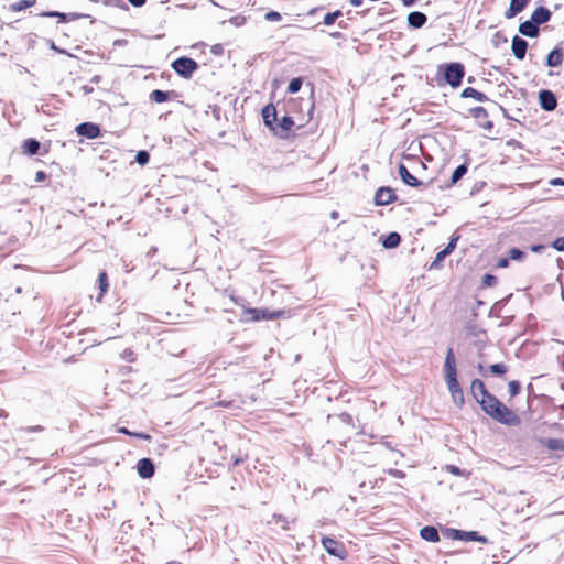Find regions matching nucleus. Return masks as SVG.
I'll use <instances>...</instances> for the list:
<instances>
[{
	"label": "nucleus",
	"mask_w": 564,
	"mask_h": 564,
	"mask_svg": "<svg viewBox=\"0 0 564 564\" xmlns=\"http://www.w3.org/2000/svg\"><path fill=\"white\" fill-rule=\"evenodd\" d=\"M477 403L487 415L499 423L508 426L520 424V417L490 392L486 397L480 398Z\"/></svg>",
	"instance_id": "f257e3e1"
},
{
	"label": "nucleus",
	"mask_w": 564,
	"mask_h": 564,
	"mask_svg": "<svg viewBox=\"0 0 564 564\" xmlns=\"http://www.w3.org/2000/svg\"><path fill=\"white\" fill-rule=\"evenodd\" d=\"M438 72H443L445 82L453 88L460 86L465 75V68L460 63H449L440 65Z\"/></svg>",
	"instance_id": "f03ea898"
},
{
	"label": "nucleus",
	"mask_w": 564,
	"mask_h": 564,
	"mask_svg": "<svg viewBox=\"0 0 564 564\" xmlns=\"http://www.w3.org/2000/svg\"><path fill=\"white\" fill-rule=\"evenodd\" d=\"M283 314L281 311H269L268 308H246L242 312V321L258 322L275 319Z\"/></svg>",
	"instance_id": "7ed1b4c3"
},
{
	"label": "nucleus",
	"mask_w": 564,
	"mask_h": 564,
	"mask_svg": "<svg viewBox=\"0 0 564 564\" xmlns=\"http://www.w3.org/2000/svg\"><path fill=\"white\" fill-rule=\"evenodd\" d=\"M197 67V63L189 57H180L172 64L174 72L184 78H189Z\"/></svg>",
	"instance_id": "20e7f679"
},
{
	"label": "nucleus",
	"mask_w": 564,
	"mask_h": 564,
	"mask_svg": "<svg viewBox=\"0 0 564 564\" xmlns=\"http://www.w3.org/2000/svg\"><path fill=\"white\" fill-rule=\"evenodd\" d=\"M444 379L446 384L458 382L457 380V369H456V360L454 356L453 348H448L444 361Z\"/></svg>",
	"instance_id": "39448f33"
},
{
	"label": "nucleus",
	"mask_w": 564,
	"mask_h": 564,
	"mask_svg": "<svg viewBox=\"0 0 564 564\" xmlns=\"http://www.w3.org/2000/svg\"><path fill=\"white\" fill-rule=\"evenodd\" d=\"M397 199V195L390 187H380L375 195V203L378 206L389 205Z\"/></svg>",
	"instance_id": "423d86ee"
},
{
	"label": "nucleus",
	"mask_w": 564,
	"mask_h": 564,
	"mask_svg": "<svg viewBox=\"0 0 564 564\" xmlns=\"http://www.w3.org/2000/svg\"><path fill=\"white\" fill-rule=\"evenodd\" d=\"M539 100L541 108L545 111H553L557 106L556 97L551 90H541L539 93Z\"/></svg>",
	"instance_id": "0eeeda50"
},
{
	"label": "nucleus",
	"mask_w": 564,
	"mask_h": 564,
	"mask_svg": "<svg viewBox=\"0 0 564 564\" xmlns=\"http://www.w3.org/2000/svg\"><path fill=\"white\" fill-rule=\"evenodd\" d=\"M76 132L78 135L86 137L88 139L98 138L100 134V128L98 124L93 122H84L76 127Z\"/></svg>",
	"instance_id": "6e6552de"
},
{
	"label": "nucleus",
	"mask_w": 564,
	"mask_h": 564,
	"mask_svg": "<svg viewBox=\"0 0 564 564\" xmlns=\"http://www.w3.org/2000/svg\"><path fill=\"white\" fill-rule=\"evenodd\" d=\"M322 544L328 554L344 558L345 550L336 540L325 536L322 539Z\"/></svg>",
	"instance_id": "1a4fd4ad"
},
{
	"label": "nucleus",
	"mask_w": 564,
	"mask_h": 564,
	"mask_svg": "<svg viewBox=\"0 0 564 564\" xmlns=\"http://www.w3.org/2000/svg\"><path fill=\"white\" fill-rule=\"evenodd\" d=\"M452 536L457 540L471 542V541H478L481 543H486L487 539L485 536L479 535L476 531H460V530H453Z\"/></svg>",
	"instance_id": "9d476101"
},
{
	"label": "nucleus",
	"mask_w": 564,
	"mask_h": 564,
	"mask_svg": "<svg viewBox=\"0 0 564 564\" xmlns=\"http://www.w3.org/2000/svg\"><path fill=\"white\" fill-rule=\"evenodd\" d=\"M527 48L528 42L524 39L514 35L511 43V50L516 58L523 59L527 53Z\"/></svg>",
	"instance_id": "9b49d317"
},
{
	"label": "nucleus",
	"mask_w": 564,
	"mask_h": 564,
	"mask_svg": "<svg viewBox=\"0 0 564 564\" xmlns=\"http://www.w3.org/2000/svg\"><path fill=\"white\" fill-rule=\"evenodd\" d=\"M447 388L452 395L453 402L458 408H462L464 405L465 399L459 382L448 383Z\"/></svg>",
	"instance_id": "f8f14e48"
},
{
	"label": "nucleus",
	"mask_w": 564,
	"mask_h": 564,
	"mask_svg": "<svg viewBox=\"0 0 564 564\" xmlns=\"http://www.w3.org/2000/svg\"><path fill=\"white\" fill-rule=\"evenodd\" d=\"M138 474L142 478H150L154 474V465L149 458H142L137 465Z\"/></svg>",
	"instance_id": "ddd939ff"
},
{
	"label": "nucleus",
	"mask_w": 564,
	"mask_h": 564,
	"mask_svg": "<svg viewBox=\"0 0 564 564\" xmlns=\"http://www.w3.org/2000/svg\"><path fill=\"white\" fill-rule=\"evenodd\" d=\"M262 118L265 126L270 127L272 130H276L274 123L276 121V110L274 106L268 105L262 109Z\"/></svg>",
	"instance_id": "4468645a"
},
{
	"label": "nucleus",
	"mask_w": 564,
	"mask_h": 564,
	"mask_svg": "<svg viewBox=\"0 0 564 564\" xmlns=\"http://www.w3.org/2000/svg\"><path fill=\"white\" fill-rule=\"evenodd\" d=\"M399 175L401 180L411 187H419L422 184V182L409 172L404 164L399 165Z\"/></svg>",
	"instance_id": "2eb2a0df"
},
{
	"label": "nucleus",
	"mask_w": 564,
	"mask_h": 564,
	"mask_svg": "<svg viewBox=\"0 0 564 564\" xmlns=\"http://www.w3.org/2000/svg\"><path fill=\"white\" fill-rule=\"evenodd\" d=\"M551 18V12L545 7L536 8L532 15L531 20L539 26L540 24L546 23Z\"/></svg>",
	"instance_id": "dca6fc26"
},
{
	"label": "nucleus",
	"mask_w": 564,
	"mask_h": 564,
	"mask_svg": "<svg viewBox=\"0 0 564 564\" xmlns=\"http://www.w3.org/2000/svg\"><path fill=\"white\" fill-rule=\"evenodd\" d=\"M427 21L426 15L420 11L410 12L408 15V24L413 29L422 28Z\"/></svg>",
	"instance_id": "f3484780"
},
{
	"label": "nucleus",
	"mask_w": 564,
	"mask_h": 564,
	"mask_svg": "<svg viewBox=\"0 0 564 564\" xmlns=\"http://www.w3.org/2000/svg\"><path fill=\"white\" fill-rule=\"evenodd\" d=\"M470 392L477 402L480 398H484L489 393L485 387V383L480 379H474L471 381Z\"/></svg>",
	"instance_id": "a211bd4d"
},
{
	"label": "nucleus",
	"mask_w": 564,
	"mask_h": 564,
	"mask_svg": "<svg viewBox=\"0 0 564 564\" xmlns=\"http://www.w3.org/2000/svg\"><path fill=\"white\" fill-rule=\"evenodd\" d=\"M519 32L524 36L535 37L539 35V26L532 20H528L519 25Z\"/></svg>",
	"instance_id": "6ab92c4d"
},
{
	"label": "nucleus",
	"mask_w": 564,
	"mask_h": 564,
	"mask_svg": "<svg viewBox=\"0 0 564 564\" xmlns=\"http://www.w3.org/2000/svg\"><path fill=\"white\" fill-rule=\"evenodd\" d=\"M528 0H511L509 9L505 12L506 19H512L527 6Z\"/></svg>",
	"instance_id": "aec40b11"
},
{
	"label": "nucleus",
	"mask_w": 564,
	"mask_h": 564,
	"mask_svg": "<svg viewBox=\"0 0 564 564\" xmlns=\"http://www.w3.org/2000/svg\"><path fill=\"white\" fill-rule=\"evenodd\" d=\"M420 535L422 539L429 542H438L440 541V534L437 530L434 527L426 525L421 529Z\"/></svg>",
	"instance_id": "412c9836"
},
{
	"label": "nucleus",
	"mask_w": 564,
	"mask_h": 564,
	"mask_svg": "<svg viewBox=\"0 0 564 564\" xmlns=\"http://www.w3.org/2000/svg\"><path fill=\"white\" fill-rule=\"evenodd\" d=\"M462 97L463 98H474L475 100H477L479 102H485L488 100V97L484 93L478 91L477 89H475L473 87L465 88L462 91Z\"/></svg>",
	"instance_id": "4be33fe9"
},
{
	"label": "nucleus",
	"mask_w": 564,
	"mask_h": 564,
	"mask_svg": "<svg viewBox=\"0 0 564 564\" xmlns=\"http://www.w3.org/2000/svg\"><path fill=\"white\" fill-rule=\"evenodd\" d=\"M563 54L560 48H554L546 57V65L549 67H557L562 64Z\"/></svg>",
	"instance_id": "5701e85b"
},
{
	"label": "nucleus",
	"mask_w": 564,
	"mask_h": 564,
	"mask_svg": "<svg viewBox=\"0 0 564 564\" xmlns=\"http://www.w3.org/2000/svg\"><path fill=\"white\" fill-rule=\"evenodd\" d=\"M294 126V121L291 117L284 116L280 121H275L276 130H273L275 133H279V129L281 132L286 133Z\"/></svg>",
	"instance_id": "b1692460"
},
{
	"label": "nucleus",
	"mask_w": 564,
	"mask_h": 564,
	"mask_svg": "<svg viewBox=\"0 0 564 564\" xmlns=\"http://www.w3.org/2000/svg\"><path fill=\"white\" fill-rule=\"evenodd\" d=\"M40 142L35 139H28L24 141V144H23V149H24V152L30 154V155H34L39 152L40 150Z\"/></svg>",
	"instance_id": "393cba45"
},
{
	"label": "nucleus",
	"mask_w": 564,
	"mask_h": 564,
	"mask_svg": "<svg viewBox=\"0 0 564 564\" xmlns=\"http://www.w3.org/2000/svg\"><path fill=\"white\" fill-rule=\"evenodd\" d=\"M401 237L398 232H390L383 240L384 248H395L400 245Z\"/></svg>",
	"instance_id": "a878e982"
},
{
	"label": "nucleus",
	"mask_w": 564,
	"mask_h": 564,
	"mask_svg": "<svg viewBox=\"0 0 564 564\" xmlns=\"http://www.w3.org/2000/svg\"><path fill=\"white\" fill-rule=\"evenodd\" d=\"M35 0H20L18 2H14L10 6V10L18 12L21 10H24L26 8L33 7L35 4Z\"/></svg>",
	"instance_id": "bb28decb"
},
{
	"label": "nucleus",
	"mask_w": 564,
	"mask_h": 564,
	"mask_svg": "<svg viewBox=\"0 0 564 564\" xmlns=\"http://www.w3.org/2000/svg\"><path fill=\"white\" fill-rule=\"evenodd\" d=\"M169 98V94L166 91L155 89L150 94V99L156 104H162L166 101Z\"/></svg>",
	"instance_id": "cd10ccee"
},
{
	"label": "nucleus",
	"mask_w": 564,
	"mask_h": 564,
	"mask_svg": "<svg viewBox=\"0 0 564 564\" xmlns=\"http://www.w3.org/2000/svg\"><path fill=\"white\" fill-rule=\"evenodd\" d=\"M467 173V166L465 164L458 165L451 177V183L456 184Z\"/></svg>",
	"instance_id": "c85d7f7f"
},
{
	"label": "nucleus",
	"mask_w": 564,
	"mask_h": 564,
	"mask_svg": "<svg viewBox=\"0 0 564 564\" xmlns=\"http://www.w3.org/2000/svg\"><path fill=\"white\" fill-rule=\"evenodd\" d=\"M489 371L492 375L502 376L508 371V367L505 364H494L489 367Z\"/></svg>",
	"instance_id": "c756f323"
},
{
	"label": "nucleus",
	"mask_w": 564,
	"mask_h": 564,
	"mask_svg": "<svg viewBox=\"0 0 564 564\" xmlns=\"http://www.w3.org/2000/svg\"><path fill=\"white\" fill-rule=\"evenodd\" d=\"M302 84H303V83H302V79H301L300 77H297V78H293V79L290 82L289 86H288V93H290V94H295V93H297V91L301 89Z\"/></svg>",
	"instance_id": "7c9ffc66"
},
{
	"label": "nucleus",
	"mask_w": 564,
	"mask_h": 564,
	"mask_svg": "<svg viewBox=\"0 0 564 564\" xmlns=\"http://www.w3.org/2000/svg\"><path fill=\"white\" fill-rule=\"evenodd\" d=\"M547 447L553 451L564 449V441L558 438H550L547 441Z\"/></svg>",
	"instance_id": "2f4dec72"
},
{
	"label": "nucleus",
	"mask_w": 564,
	"mask_h": 564,
	"mask_svg": "<svg viewBox=\"0 0 564 564\" xmlns=\"http://www.w3.org/2000/svg\"><path fill=\"white\" fill-rule=\"evenodd\" d=\"M339 15H341L340 11L327 13L323 19V23L325 25H332Z\"/></svg>",
	"instance_id": "473e14b6"
},
{
	"label": "nucleus",
	"mask_w": 564,
	"mask_h": 564,
	"mask_svg": "<svg viewBox=\"0 0 564 564\" xmlns=\"http://www.w3.org/2000/svg\"><path fill=\"white\" fill-rule=\"evenodd\" d=\"M150 160V155L147 151L144 150H141L137 153L135 155V161L140 164V165H144L149 162Z\"/></svg>",
	"instance_id": "72a5a7b5"
},
{
	"label": "nucleus",
	"mask_w": 564,
	"mask_h": 564,
	"mask_svg": "<svg viewBox=\"0 0 564 564\" xmlns=\"http://www.w3.org/2000/svg\"><path fill=\"white\" fill-rule=\"evenodd\" d=\"M447 252L444 251V250H441L440 252L436 253V257L434 259V261L431 263V269H434V268H437L438 264L447 257Z\"/></svg>",
	"instance_id": "f704fd0d"
},
{
	"label": "nucleus",
	"mask_w": 564,
	"mask_h": 564,
	"mask_svg": "<svg viewBox=\"0 0 564 564\" xmlns=\"http://www.w3.org/2000/svg\"><path fill=\"white\" fill-rule=\"evenodd\" d=\"M510 397H516L520 393V383L516 380H512L508 384Z\"/></svg>",
	"instance_id": "c9c22d12"
},
{
	"label": "nucleus",
	"mask_w": 564,
	"mask_h": 564,
	"mask_svg": "<svg viewBox=\"0 0 564 564\" xmlns=\"http://www.w3.org/2000/svg\"><path fill=\"white\" fill-rule=\"evenodd\" d=\"M264 19L269 22H278L282 19V17L276 11H269L268 13H265Z\"/></svg>",
	"instance_id": "e433bc0d"
},
{
	"label": "nucleus",
	"mask_w": 564,
	"mask_h": 564,
	"mask_svg": "<svg viewBox=\"0 0 564 564\" xmlns=\"http://www.w3.org/2000/svg\"><path fill=\"white\" fill-rule=\"evenodd\" d=\"M471 113L475 118H485L487 117V110L484 108V107H476V108H473L471 110Z\"/></svg>",
	"instance_id": "4c0bfd02"
},
{
	"label": "nucleus",
	"mask_w": 564,
	"mask_h": 564,
	"mask_svg": "<svg viewBox=\"0 0 564 564\" xmlns=\"http://www.w3.org/2000/svg\"><path fill=\"white\" fill-rule=\"evenodd\" d=\"M98 283L101 292H106L108 283H107V274L106 272H101L98 276Z\"/></svg>",
	"instance_id": "58836bf2"
},
{
	"label": "nucleus",
	"mask_w": 564,
	"mask_h": 564,
	"mask_svg": "<svg viewBox=\"0 0 564 564\" xmlns=\"http://www.w3.org/2000/svg\"><path fill=\"white\" fill-rule=\"evenodd\" d=\"M524 256L523 251L518 248H512L509 251V258L512 260H520Z\"/></svg>",
	"instance_id": "ea45409f"
},
{
	"label": "nucleus",
	"mask_w": 564,
	"mask_h": 564,
	"mask_svg": "<svg viewBox=\"0 0 564 564\" xmlns=\"http://www.w3.org/2000/svg\"><path fill=\"white\" fill-rule=\"evenodd\" d=\"M121 358L129 362H133L135 359L134 352L131 349H124L121 354Z\"/></svg>",
	"instance_id": "a19ab883"
},
{
	"label": "nucleus",
	"mask_w": 564,
	"mask_h": 564,
	"mask_svg": "<svg viewBox=\"0 0 564 564\" xmlns=\"http://www.w3.org/2000/svg\"><path fill=\"white\" fill-rule=\"evenodd\" d=\"M43 17H57L61 21H66V14L57 11H48L41 13Z\"/></svg>",
	"instance_id": "79ce46f5"
},
{
	"label": "nucleus",
	"mask_w": 564,
	"mask_h": 564,
	"mask_svg": "<svg viewBox=\"0 0 564 564\" xmlns=\"http://www.w3.org/2000/svg\"><path fill=\"white\" fill-rule=\"evenodd\" d=\"M552 247L557 251H564V237L555 239L552 243Z\"/></svg>",
	"instance_id": "37998d69"
},
{
	"label": "nucleus",
	"mask_w": 564,
	"mask_h": 564,
	"mask_svg": "<svg viewBox=\"0 0 564 564\" xmlns=\"http://www.w3.org/2000/svg\"><path fill=\"white\" fill-rule=\"evenodd\" d=\"M119 432H120V433H123V434H128V435H133V436H137V437H140V438H144V440H148V438H149V435H147V434H142V433H131V432H129L126 427H121V429H119Z\"/></svg>",
	"instance_id": "c03bdc74"
},
{
	"label": "nucleus",
	"mask_w": 564,
	"mask_h": 564,
	"mask_svg": "<svg viewBox=\"0 0 564 564\" xmlns=\"http://www.w3.org/2000/svg\"><path fill=\"white\" fill-rule=\"evenodd\" d=\"M457 240H458V237L452 238L449 240L448 245L446 246V248L443 250L446 251L447 254H449L456 248Z\"/></svg>",
	"instance_id": "a18cd8bd"
},
{
	"label": "nucleus",
	"mask_w": 564,
	"mask_h": 564,
	"mask_svg": "<svg viewBox=\"0 0 564 564\" xmlns=\"http://www.w3.org/2000/svg\"><path fill=\"white\" fill-rule=\"evenodd\" d=\"M484 284L488 285V286H492L496 284V276L491 275V274H486L484 276Z\"/></svg>",
	"instance_id": "49530a36"
},
{
	"label": "nucleus",
	"mask_w": 564,
	"mask_h": 564,
	"mask_svg": "<svg viewBox=\"0 0 564 564\" xmlns=\"http://www.w3.org/2000/svg\"><path fill=\"white\" fill-rule=\"evenodd\" d=\"M389 474H390V475H392L393 477H397V478H402V477H404L403 471L398 470V469H390V470H389Z\"/></svg>",
	"instance_id": "de8ad7c7"
},
{
	"label": "nucleus",
	"mask_w": 564,
	"mask_h": 564,
	"mask_svg": "<svg viewBox=\"0 0 564 564\" xmlns=\"http://www.w3.org/2000/svg\"><path fill=\"white\" fill-rule=\"evenodd\" d=\"M508 264H509V259H507V258H501L498 261V267L499 268H507Z\"/></svg>",
	"instance_id": "09e8293b"
},
{
	"label": "nucleus",
	"mask_w": 564,
	"mask_h": 564,
	"mask_svg": "<svg viewBox=\"0 0 564 564\" xmlns=\"http://www.w3.org/2000/svg\"><path fill=\"white\" fill-rule=\"evenodd\" d=\"M46 177V174L43 171H39L35 175V181L41 182L44 181Z\"/></svg>",
	"instance_id": "8fccbe9b"
},
{
	"label": "nucleus",
	"mask_w": 564,
	"mask_h": 564,
	"mask_svg": "<svg viewBox=\"0 0 564 564\" xmlns=\"http://www.w3.org/2000/svg\"><path fill=\"white\" fill-rule=\"evenodd\" d=\"M80 89H82V91H83V94H84V95H89V94H91V93H93V90H94V89H93V87H90V86H88V85H84Z\"/></svg>",
	"instance_id": "3c124183"
},
{
	"label": "nucleus",
	"mask_w": 564,
	"mask_h": 564,
	"mask_svg": "<svg viewBox=\"0 0 564 564\" xmlns=\"http://www.w3.org/2000/svg\"><path fill=\"white\" fill-rule=\"evenodd\" d=\"M134 7H141L145 3L147 0H128Z\"/></svg>",
	"instance_id": "603ef678"
},
{
	"label": "nucleus",
	"mask_w": 564,
	"mask_h": 564,
	"mask_svg": "<svg viewBox=\"0 0 564 564\" xmlns=\"http://www.w3.org/2000/svg\"><path fill=\"white\" fill-rule=\"evenodd\" d=\"M544 248H545V246H543V245H533V246L531 247V250H532L533 252H541Z\"/></svg>",
	"instance_id": "864d4df0"
},
{
	"label": "nucleus",
	"mask_w": 564,
	"mask_h": 564,
	"mask_svg": "<svg viewBox=\"0 0 564 564\" xmlns=\"http://www.w3.org/2000/svg\"><path fill=\"white\" fill-rule=\"evenodd\" d=\"M404 7H412L414 6L419 0H401Z\"/></svg>",
	"instance_id": "5fc2aeb1"
},
{
	"label": "nucleus",
	"mask_w": 564,
	"mask_h": 564,
	"mask_svg": "<svg viewBox=\"0 0 564 564\" xmlns=\"http://www.w3.org/2000/svg\"><path fill=\"white\" fill-rule=\"evenodd\" d=\"M550 183L552 185H564V180H562V178H554Z\"/></svg>",
	"instance_id": "6e6d98bb"
},
{
	"label": "nucleus",
	"mask_w": 564,
	"mask_h": 564,
	"mask_svg": "<svg viewBox=\"0 0 564 564\" xmlns=\"http://www.w3.org/2000/svg\"><path fill=\"white\" fill-rule=\"evenodd\" d=\"M448 469H449V471H451L452 474H454V475H459V473H460V471H459V468H458V467H456V466H448Z\"/></svg>",
	"instance_id": "4d7b16f0"
},
{
	"label": "nucleus",
	"mask_w": 564,
	"mask_h": 564,
	"mask_svg": "<svg viewBox=\"0 0 564 564\" xmlns=\"http://www.w3.org/2000/svg\"><path fill=\"white\" fill-rule=\"evenodd\" d=\"M349 2L354 7H360L364 3V0H349Z\"/></svg>",
	"instance_id": "13d9d810"
},
{
	"label": "nucleus",
	"mask_w": 564,
	"mask_h": 564,
	"mask_svg": "<svg viewBox=\"0 0 564 564\" xmlns=\"http://www.w3.org/2000/svg\"><path fill=\"white\" fill-rule=\"evenodd\" d=\"M219 404H220L221 406H226V408H227V406H229V405L231 404V402L220 401V402H219Z\"/></svg>",
	"instance_id": "bf43d9fd"
},
{
	"label": "nucleus",
	"mask_w": 564,
	"mask_h": 564,
	"mask_svg": "<svg viewBox=\"0 0 564 564\" xmlns=\"http://www.w3.org/2000/svg\"><path fill=\"white\" fill-rule=\"evenodd\" d=\"M478 368H479V371L482 373V371H484L482 365H479Z\"/></svg>",
	"instance_id": "052dcab7"
},
{
	"label": "nucleus",
	"mask_w": 564,
	"mask_h": 564,
	"mask_svg": "<svg viewBox=\"0 0 564 564\" xmlns=\"http://www.w3.org/2000/svg\"><path fill=\"white\" fill-rule=\"evenodd\" d=\"M240 462H241L240 459H236V460H235V465H239V464H240Z\"/></svg>",
	"instance_id": "680f3d73"
},
{
	"label": "nucleus",
	"mask_w": 564,
	"mask_h": 564,
	"mask_svg": "<svg viewBox=\"0 0 564 564\" xmlns=\"http://www.w3.org/2000/svg\"><path fill=\"white\" fill-rule=\"evenodd\" d=\"M332 216H333V218H336L337 213H336V212H334V213L332 214Z\"/></svg>",
	"instance_id": "e2e57ef3"
},
{
	"label": "nucleus",
	"mask_w": 564,
	"mask_h": 564,
	"mask_svg": "<svg viewBox=\"0 0 564 564\" xmlns=\"http://www.w3.org/2000/svg\"><path fill=\"white\" fill-rule=\"evenodd\" d=\"M343 416H344V417H347V419H349V417H350V416H349V414H343Z\"/></svg>",
	"instance_id": "0e129e2a"
}]
</instances>
